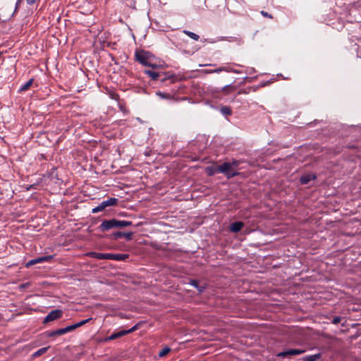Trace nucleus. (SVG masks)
I'll return each instance as SVG.
<instances>
[{"label": "nucleus", "mask_w": 361, "mask_h": 361, "mask_svg": "<svg viewBox=\"0 0 361 361\" xmlns=\"http://www.w3.org/2000/svg\"><path fill=\"white\" fill-rule=\"evenodd\" d=\"M85 256L96 258L97 259H111L116 261H124L129 257L128 254L99 253L95 252H87L85 253Z\"/></svg>", "instance_id": "obj_1"}, {"label": "nucleus", "mask_w": 361, "mask_h": 361, "mask_svg": "<svg viewBox=\"0 0 361 361\" xmlns=\"http://www.w3.org/2000/svg\"><path fill=\"white\" fill-rule=\"evenodd\" d=\"M136 60L145 66L152 67L153 68H159V66L153 63L154 56L149 52L140 50L135 52Z\"/></svg>", "instance_id": "obj_2"}, {"label": "nucleus", "mask_w": 361, "mask_h": 361, "mask_svg": "<svg viewBox=\"0 0 361 361\" xmlns=\"http://www.w3.org/2000/svg\"><path fill=\"white\" fill-rule=\"evenodd\" d=\"M238 166V161H233L232 163L225 162L222 165L218 166V171L224 173L227 178H231L238 174V173L233 170V167H237Z\"/></svg>", "instance_id": "obj_3"}, {"label": "nucleus", "mask_w": 361, "mask_h": 361, "mask_svg": "<svg viewBox=\"0 0 361 361\" xmlns=\"http://www.w3.org/2000/svg\"><path fill=\"white\" fill-rule=\"evenodd\" d=\"M305 352V350H299V349H289L285 350L283 352H281L277 354L278 357H285L286 356H294L302 354Z\"/></svg>", "instance_id": "obj_4"}, {"label": "nucleus", "mask_w": 361, "mask_h": 361, "mask_svg": "<svg viewBox=\"0 0 361 361\" xmlns=\"http://www.w3.org/2000/svg\"><path fill=\"white\" fill-rule=\"evenodd\" d=\"M62 314L63 312L61 310H52L47 315V322H52L57 319H59L62 317Z\"/></svg>", "instance_id": "obj_5"}, {"label": "nucleus", "mask_w": 361, "mask_h": 361, "mask_svg": "<svg viewBox=\"0 0 361 361\" xmlns=\"http://www.w3.org/2000/svg\"><path fill=\"white\" fill-rule=\"evenodd\" d=\"M116 227V219H113L108 221H104L99 228L102 231H108L112 228Z\"/></svg>", "instance_id": "obj_6"}, {"label": "nucleus", "mask_w": 361, "mask_h": 361, "mask_svg": "<svg viewBox=\"0 0 361 361\" xmlns=\"http://www.w3.org/2000/svg\"><path fill=\"white\" fill-rule=\"evenodd\" d=\"M44 262H45V255H42L41 257H37V258H35V259H32L28 261L25 264V267L26 268H29L31 266H33V265L37 264L38 263H42Z\"/></svg>", "instance_id": "obj_7"}, {"label": "nucleus", "mask_w": 361, "mask_h": 361, "mask_svg": "<svg viewBox=\"0 0 361 361\" xmlns=\"http://www.w3.org/2000/svg\"><path fill=\"white\" fill-rule=\"evenodd\" d=\"M244 224L241 221H236L233 223L230 226V230L232 232L237 233L240 231L243 227Z\"/></svg>", "instance_id": "obj_8"}, {"label": "nucleus", "mask_w": 361, "mask_h": 361, "mask_svg": "<svg viewBox=\"0 0 361 361\" xmlns=\"http://www.w3.org/2000/svg\"><path fill=\"white\" fill-rule=\"evenodd\" d=\"M67 332H69L68 330H66V327L60 329L56 331H50L48 334H47V336L48 337H53L59 335L64 334Z\"/></svg>", "instance_id": "obj_9"}, {"label": "nucleus", "mask_w": 361, "mask_h": 361, "mask_svg": "<svg viewBox=\"0 0 361 361\" xmlns=\"http://www.w3.org/2000/svg\"><path fill=\"white\" fill-rule=\"evenodd\" d=\"M91 319H92L91 318H89L87 319L82 320V321H81V322H80L78 323H76L75 324H73V325H71V326H66V330H68V331H71L75 329L76 328L80 327V326L84 325L85 324H86L87 322H88Z\"/></svg>", "instance_id": "obj_10"}, {"label": "nucleus", "mask_w": 361, "mask_h": 361, "mask_svg": "<svg viewBox=\"0 0 361 361\" xmlns=\"http://www.w3.org/2000/svg\"><path fill=\"white\" fill-rule=\"evenodd\" d=\"M103 202L106 207L110 206H116L118 204V199L115 197H111L107 200L103 201Z\"/></svg>", "instance_id": "obj_11"}, {"label": "nucleus", "mask_w": 361, "mask_h": 361, "mask_svg": "<svg viewBox=\"0 0 361 361\" xmlns=\"http://www.w3.org/2000/svg\"><path fill=\"white\" fill-rule=\"evenodd\" d=\"M321 357V354L317 353L314 355H310L305 356L302 358V361H317Z\"/></svg>", "instance_id": "obj_12"}, {"label": "nucleus", "mask_w": 361, "mask_h": 361, "mask_svg": "<svg viewBox=\"0 0 361 361\" xmlns=\"http://www.w3.org/2000/svg\"><path fill=\"white\" fill-rule=\"evenodd\" d=\"M33 78L30 79L25 84L20 86L19 91L23 92L27 90L33 83Z\"/></svg>", "instance_id": "obj_13"}, {"label": "nucleus", "mask_w": 361, "mask_h": 361, "mask_svg": "<svg viewBox=\"0 0 361 361\" xmlns=\"http://www.w3.org/2000/svg\"><path fill=\"white\" fill-rule=\"evenodd\" d=\"M127 334V332H126L125 330L123 331H118L117 333H114L113 334H111L109 338H108V340H114V339H116L117 338H119V337H121L123 336H125Z\"/></svg>", "instance_id": "obj_14"}, {"label": "nucleus", "mask_w": 361, "mask_h": 361, "mask_svg": "<svg viewBox=\"0 0 361 361\" xmlns=\"http://www.w3.org/2000/svg\"><path fill=\"white\" fill-rule=\"evenodd\" d=\"M132 225L131 221L116 219V227H126Z\"/></svg>", "instance_id": "obj_15"}, {"label": "nucleus", "mask_w": 361, "mask_h": 361, "mask_svg": "<svg viewBox=\"0 0 361 361\" xmlns=\"http://www.w3.org/2000/svg\"><path fill=\"white\" fill-rule=\"evenodd\" d=\"M183 33L195 41H197L200 38L198 35L188 30H183Z\"/></svg>", "instance_id": "obj_16"}, {"label": "nucleus", "mask_w": 361, "mask_h": 361, "mask_svg": "<svg viewBox=\"0 0 361 361\" xmlns=\"http://www.w3.org/2000/svg\"><path fill=\"white\" fill-rule=\"evenodd\" d=\"M314 176H305L300 178V182L302 184H307L311 179H314Z\"/></svg>", "instance_id": "obj_17"}, {"label": "nucleus", "mask_w": 361, "mask_h": 361, "mask_svg": "<svg viewBox=\"0 0 361 361\" xmlns=\"http://www.w3.org/2000/svg\"><path fill=\"white\" fill-rule=\"evenodd\" d=\"M205 171L207 172V173L208 174V176H213L216 173L219 172L218 171V167L217 168H214V167H207L205 169Z\"/></svg>", "instance_id": "obj_18"}, {"label": "nucleus", "mask_w": 361, "mask_h": 361, "mask_svg": "<svg viewBox=\"0 0 361 361\" xmlns=\"http://www.w3.org/2000/svg\"><path fill=\"white\" fill-rule=\"evenodd\" d=\"M145 73L151 77L153 80H157L159 76L158 73L152 71H145Z\"/></svg>", "instance_id": "obj_19"}, {"label": "nucleus", "mask_w": 361, "mask_h": 361, "mask_svg": "<svg viewBox=\"0 0 361 361\" xmlns=\"http://www.w3.org/2000/svg\"><path fill=\"white\" fill-rule=\"evenodd\" d=\"M105 208H106V207L104 206V202H102L97 207H95L94 208H93L92 212L94 214L97 213L99 212L104 210Z\"/></svg>", "instance_id": "obj_20"}, {"label": "nucleus", "mask_w": 361, "mask_h": 361, "mask_svg": "<svg viewBox=\"0 0 361 361\" xmlns=\"http://www.w3.org/2000/svg\"><path fill=\"white\" fill-rule=\"evenodd\" d=\"M171 351V348L169 347H166L163 348L159 353V357H164L169 352Z\"/></svg>", "instance_id": "obj_21"}, {"label": "nucleus", "mask_w": 361, "mask_h": 361, "mask_svg": "<svg viewBox=\"0 0 361 361\" xmlns=\"http://www.w3.org/2000/svg\"><path fill=\"white\" fill-rule=\"evenodd\" d=\"M45 353V347H43L40 349H39L37 351H36L35 353H34L32 354V357H38L42 354H44Z\"/></svg>", "instance_id": "obj_22"}, {"label": "nucleus", "mask_w": 361, "mask_h": 361, "mask_svg": "<svg viewBox=\"0 0 361 361\" xmlns=\"http://www.w3.org/2000/svg\"><path fill=\"white\" fill-rule=\"evenodd\" d=\"M221 111L224 115H231V109L227 106L222 107Z\"/></svg>", "instance_id": "obj_23"}, {"label": "nucleus", "mask_w": 361, "mask_h": 361, "mask_svg": "<svg viewBox=\"0 0 361 361\" xmlns=\"http://www.w3.org/2000/svg\"><path fill=\"white\" fill-rule=\"evenodd\" d=\"M223 90H224L227 92H232L235 90V87L232 85H226L223 87Z\"/></svg>", "instance_id": "obj_24"}, {"label": "nucleus", "mask_w": 361, "mask_h": 361, "mask_svg": "<svg viewBox=\"0 0 361 361\" xmlns=\"http://www.w3.org/2000/svg\"><path fill=\"white\" fill-rule=\"evenodd\" d=\"M137 327H138V324H135V326H133L131 329H128V330H126V332H127V334H130V333H132L134 331H135L136 329H137Z\"/></svg>", "instance_id": "obj_25"}, {"label": "nucleus", "mask_w": 361, "mask_h": 361, "mask_svg": "<svg viewBox=\"0 0 361 361\" xmlns=\"http://www.w3.org/2000/svg\"><path fill=\"white\" fill-rule=\"evenodd\" d=\"M341 317H336L335 318H334L332 322L334 324H338L341 322Z\"/></svg>", "instance_id": "obj_26"}, {"label": "nucleus", "mask_w": 361, "mask_h": 361, "mask_svg": "<svg viewBox=\"0 0 361 361\" xmlns=\"http://www.w3.org/2000/svg\"><path fill=\"white\" fill-rule=\"evenodd\" d=\"M157 94L161 98H169V96L167 94L162 92H157Z\"/></svg>", "instance_id": "obj_27"}, {"label": "nucleus", "mask_w": 361, "mask_h": 361, "mask_svg": "<svg viewBox=\"0 0 361 361\" xmlns=\"http://www.w3.org/2000/svg\"><path fill=\"white\" fill-rule=\"evenodd\" d=\"M226 68L225 67H220L216 70H214V73H219L221 71H226Z\"/></svg>", "instance_id": "obj_28"}, {"label": "nucleus", "mask_w": 361, "mask_h": 361, "mask_svg": "<svg viewBox=\"0 0 361 361\" xmlns=\"http://www.w3.org/2000/svg\"><path fill=\"white\" fill-rule=\"evenodd\" d=\"M123 235H124V233H121V232H118V233L114 234L115 238H121V237H122Z\"/></svg>", "instance_id": "obj_29"}, {"label": "nucleus", "mask_w": 361, "mask_h": 361, "mask_svg": "<svg viewBox=\"0 0 361 361\" xmlns=\"http://www.w3.org/2000/svg\"><path fill=\"white\" fill-rule=\"evenodd\" d=\"M128 240H130L131 239V236H132V233H124V235Z\"/></svg>", "instance_id": "obj_30"}, {"label": "nucleus", "mask_w": 361, "mask_h": 361, "mask_svg": "<svg viewBox=\"0 0 361 361\" xmlns=\"http://www.w3.org/2000/svg\"><path fill=\"white\" fill-rule=\"evenodd\" d=\"M261 13H262V16H265V17H269V18H272V16H271V15H269V13H267V12H265V11H262L261 12Z\"/></svg>", "instance_id": "obj_31"}, {"label": "nucleus", "mask_w": 361, "mask_h": 361, "mask_svg": "<svg viewBox=\"0 0 361 361\" xmlns=\"http://www.w3.org/2000/svg\"><path fill=\"white\" fill-rule=\"evenodd\" d=\"M190 284L195 287H197V282L196 281H191Z\"/></svg>", "instance_id": "obj_32"}, {"label": "nucleus", "mask_w": 361, "mask_h": 361, "mask_svg": "<svg viewBox=\"0 0 361 361\" xmlns=\"http://www.w3.org/2000/svg\"><path fill=\"white\" fill-rule=\"evenodd\" d=\"M20 2H21V1H18L16 2L15 11H16V10L18 9V6H19V4H20Z\"/></svg>", "instance_id": "obj_33"}, {"label": "nucleus", "mask_w": 361, "mask_h": 361, "mask_svg": "<svg viewBox=\"0 0 361 361\" xmlns=\"http://www.w3.org/2000/svg\"><path fill=\"white\" fill-rule=\"evenodd\" d=\"M206 73H214V70H212V71H207Z\"/></svg>", "instance_id": "obj_34"}, {"label": "nucleus", "mask_w": 361, "mask_h": 361, "mask_svg": "<svg viewBox=\"0 0 361 361\" xmlns=\"http://www.w3.org/2000/svg\"><path fill=\"white\" fill-rule=\"evenodd\" d=\"M29 4H32L33 3H35V1H27Z\"/></svg>", "instance_id": "obj_35"}, {"label": "nucleus", "mask_w": 361, "mask_h": 361, "mask_svg": "<svg viewBox=\"0 0 361 361\" xmlns=\"http://www.w3.org/2000/svg\"><path fill=\"white\" fill-rule=\"evenodd\" d=\"M207 66L206 64L205 65H202V64H200V66Z\"/></svg>", "instance_id": "obj_36"}]
</instances>
